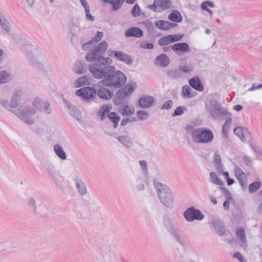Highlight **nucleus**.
Here are the masks:
<instances>
[{"label": "nucleus", "mask_w": 262, "mask_h": 262, "mask_svg": "<svg viewBox=\"0 0 262 262\" xmlns=\"http://www.w3.org/2000/svg\"><path fill=\"white\" fill-rule=\"evenodd\" d=\"M94 69L93 77L98 79H102L99 83L103 86L119 89L126 82V76L121 71L116 70L114 66Z\"/></svg>", "instance_id": "obj_1"}, {"label": "nucleus", "mask_w": 262, "mask_h": 262, "mask_svg": "<svg viewBox=\"0 0 262 262\" xmlns=\"http://www.w3.org/2000/svg\"><path fill=\"white\" fill-rule=\"evenodd\" d=\"M99 81L93 87L85 86L76 91L75 94L83 100L89 101L96 98V95L102 100H109L114 96V93L105 88Z\"/></svg>", "instance_id": "obj_2"}, {"label": "nucleus", "mask_w": 262, "mask_h": 262, "mask_svg": "<svg viewBox=\"0 0 262 262\" xmlns=\"http://www.w3.org/2000/svg\"><path fill=\"white\" fill-rule=\"evenodd\" d=\"M153 183L160 202L165 206L171 208L173 205V196L170 188L156 179L154 180Z\"/></svg>", "instance_id": "obj_3"}, {"label": "nucleus", "mask_w": 262, "mask_h": 262, "mask_svg": "<svg viewBox=\"0 0 262 262\" xmlns=\"http://www.w3.org/2000/svg\"><path fill=\"white\" fill-rule=\"evenodd\" d=\"M191 136L195 143H209L214 139L212 131L205 127H199L193 129L191 132Z\"/></svg>", "instance_id": "obj_4"}, {"label": "nucleus", "mask_w": 262, "mask_h": 262, "mask_svg": "<svg viewBox=\"0 0 262 262\" xmlns=\"http://www.w3.org/2000/svg\"><path fill=\"white\" fill-rule=\"evenodd\" d=\"M136 83L133 82L119 89L116 93L113 98V102L116 105H120L124 104V99L125 97L130 96L134 91L136 87Z\"/></svg>", "instance_id": "obj_5"}, {"label": "nucleus", "mask_w": 262, "mask_h": 262, "mask_svg": "<svg viewBox=\"0 0 262 262\" xmlns=\"http://www.w3.org/2000/svg\"><path fill=\"white\" fill-rule=\"evenodd\" d=\"M210 106V114L214 120H222L226 116H230L231 115L226 108L222 107L221 104L216 100L211 101Z\"/></svg>", "instance_id": "obj_6"}, {"label": "nucleus", "mask_w": 262, "mask_h": 262, "mask_svg": "<svg viewBox=\"0 0 262 262\" xmlns=\"http://www.w3.org/2000/svg\"><path fill=\"white\" fill-rule=\"evenodd\" d=\"M183 216L187 222H191L195 220L201 221L205 215L198 209L192 206L187 208L183 213Z\"/></svg>", "instance_id": "obj_7"}, {"label": "nucleus", "mask_w": 262, "mask_h": 262, "mask_svg": "<svg viewBox=\"0 0 262 262\" xmlns=\"http://www.w3.org/2000/svg\"><path fill=\"white\" fill-rule=\"evenodd\" d=\"M108 55L110 57L115 58L116 60L122 61L127 65H132L133 59L130 55H129L123 52L110 50L108 51Z\"/></svg>", "instance_id": "obj_8"}, {"label": "nucleus", "mask_w": 262, "mask_h": 262, "mask_svg": "<svg viewBox=\"0 0 262 262\" xmlns=\"http://www.w3.org/2000/svg\"><path fill=\"white\" fill-rule=\"evenodd\" d=\"M36 111L33 107L23 109L20 112L16 113L15 115L26 124L31 125L34 123V120L31 116L35 115Z\"/></svg>", "instance_id": "obj_9"}, {"label": "nucleus", "mask_w": 262, "mask_h": 262, "mask_svg": "<svg viewBox=\"0 0 262 262\" xmlns=\"http://www.w3.org/2000/svg\"><path fill=\"white\" fill-rule=\"evenodd\" d=\"M33 106L39 111H44L47 114H52V109L50 108V104L48 101H42L40 98H36L32 103Z\"/></svg>", "instance_id": "obj_10"}, {"label": "nucleus", "mask_w": 262, "mask_h": 262, "mask_svg": "<svg viewBox=\"0 0 262 262\" xmlns=\"http://www.w3.org/2000/svg\"><path fill=\"white\" fill-rule=\"evenodd\" d=\"M103 55L97 49H91L86 54L85 60L90 62L94 61L95 62L94 64H100L101 60H104Z\"/></svg>", "instance_id": "obj_11"}, {"label": "nucleus", "mask_w": 262, "mask_h": 262, "mask_svg": "<svg viewBox=\"0 0 262 262\" xmlns=\"http://www.w3.org/2000/svg\"><path fill=\"white\" fill-rule=\"evenodd\" d=\"M163 224L166 231L170 234L178 230V223L172 220L168 215H165L163 217Z\"/></svg>", "instance_id": "obj_12"}, {"label": "nucleus", "mask_w": 262, "mask_h": 262, "mask_svg": "<svg viewBox=\"0 0 262 262\" xmlns=\"http://www.w3.org/2000/svg\"><path fill=\"white\" fill-rule=\"evenodd\" d=\"M183 36V34H174L163 36L158 40V44L160 46H163L170 43L178 41L182 39Z\"/></svg>", "instance_id": "obj_13"}, {"label": "nucleus", "mask_w": 262, "mask_h": 262, "mask_svg": "<svg viewBox=\"0 0 262 262\" xmlns=\"http://www.w3.org/2000/svg\"><path fill=\"white\" fill-rule=\"evenodd\" d=\"M211 229L219 236H223L226 233V229L223 222L220 220H215L210 223Z\"/></svg>", "instance_id": "obj_14"}, {"label": "nucleus", "mask_w": 262, "mask_h": 262, "mask_svg": "<svg viewBox=\"0 0 262 262\" xmlns=\"http://www.w3.org/2000/svg\"><path fill=\"white\" fill-rule=\"evenodd\" d=\"M113 60L111 57L104 58V60H101L100 64H92L89 66V71L92 73V75H94V69H99L105 67H112L111 64L112 63Z\"/></svg>", "instance_id": "obj_15"}, {"label": "nucleus", "mask_w": 262, "mask_h": 262, "mask_svg": "<svg viewBox=\"0 0 262 262\" xmlns=\"http://www.w3.org/2000/svg\"><path fill=\"white\" fill-rule=\"evenodd\" d=\"M155 101V98L152 96H144L139 99V105L141 108H149L153 105Z\"/></svg>", "instance_id": "obj_16"}, {"label": "nucleus", "mask_w": 262, "mask_h": 262, "mask_svg": "<svg viewBox=\"0 0 262 262\" xmlns=\"http://www.w3.org/2000/svg\"><path fill=\"white\" fill-rule=\"evenodd\" d=\"M125 36L126 37L141 38L143 36V32L138 27H131L126 30L125 32Z\"/></svg>", "instance_id": "obj_17"}, {"label": "nucleus", "mask_w": 262, "mask_h": 262, "mask_svg": "<svg viewBox=\"0 0 262 262\" xmlns=\"http://www.w3.org/2000/svg\"><path fill=\"white\" fill-rule=\"evenodd\" d=\"M171 49L176 53H185L189 51V46L186 42H179L173 45Z\"/></svg>", "instance_id": "obj_18"}, {"label": "nucleus", "mask_w": 262, "mask_h": 262, "mask_svg": "<svg viewBox=\"0 0 262 262\" xmlns=\"http://www.w3.org/2000/svg\"><path fill=\"white\" fill-rule=\"evenodd\" d=\"M190 85L196 91L203 92L204 90V87L202 83L200 78L198 77H192L189 80Z\"/></svg>", "instance_id": "obj_19"}, {"label": "nucleus", "mask_w": 262, "mask_h": 262, "mask_svg": "<svg viewBox=\"0 0 262 262\" xmlns=\"http://www.w3.org/2000/svg\"><path fill=\"white\" fill-rule=\"evenodd\" d=\"M112 108V105L110 103H108L106 104H103L98 112L97 115L99 117H100L101 120H104L105 119L106 117L107 114L110 113V111Z\"/></svg>", "instance_id": "obj_20"}, {"label": "nucleus", "mask_w": 262, "mask_h": 262, "mask_svg": "<svg viewBox=\"0 0 262 262\" xmlns=\"http://www.w3.org/2000/svg\"><path fill=\"white\" fill-rule=\"evenodd\" d=\"M158 10L161 11L165 10L171 6L170 0H156Z\"/></svg>", "instance_id": "obj_21"}, {"label": "nucleus", "mask_w": 262, "mask_h": 262, "mask_svg": "<svg viewBox=\"0 0 262 262\" xmlns=\"http://www.w3.org/2000/svg\"><path fill=\"white\" fill-rule=\"evenodd\" d=\"M168 19L175 23H181L183 20L180 12L177 10H173V11L168 15Z\"/></svg>", "instance_id": "obj_22"}, {"label": "nucleus", "mask_w": 262, "mask_h": 262, "mask_svg": "<svg viewBox=\"0 0 262 262\" xmlns=\"http://www.w3.org/2000/svg\"><path fill=\"white\" fill-rule=\"evenodd\" d=\"M108 119L113 123L114 128L118 126L119 122L120 120V117L116 112H111L107 115Z\"/></svg>", "instance_id": "obj_23"}, {"label": "nucleus", "mask_w": 262, "mask_h": 262, "mask_svg": "<svg viewBox=\"0 0 262 262\" xmlns=\"http://www.w3.org/2000/svg\"><path fill=\"white\" fill-rule=\"evenodd\" d=\"M179 69L181 73L183 72L188 74L191 73L193 71V68L191 64H188L186 65V60L183 59L180 62V64L179 66Z\"/></svg>", "instance_id": "obj_24"}, {"label": "nucleus", "mask_w": 262, "mask_h": 262, "mask_svg": "<svg viewBox=\"0 0 262 262\" xmlns=\"http://www.w3.org/2000/svg\"><path fill=\"white\" fill-rule=\"evenodd\" d=\"M105 3H108L112 6V11H116L122 6L125 0H102Z\"/></svg>", "instance_id": "obj_25"}, {"label": "nucleus", "mask_w": 262, "mask_h": 262, "mask_svg": "<svg viewBox=\"0 0 262 262\" xmlns=\"http://www.w3.org/2000/svg\"><path fill=\"white\" fill-rule=\"evenodd\" d=\"M118 141L127 148H130L133 144L131 139L127 136H118Z\"/></svg>", "instance_id": "obj_26"}, {"label": "nucleus", "mask_w": 262, "mask_h": 262, "mask_svg": "<svg viewBox=\"0 0 262 262\" xmlns=\"http://www.w3.org/2000/svg\"><path fill=\"white\" fill-rule=\"evenodd\" d=\"M90 83V78L86 75L80 77L74 83L75 88H80L83 85H89Z\"/></svg>", "instance_id": "obj_27"}, {"label": "nucleus", "mask_w": 262, "mask_h": 262, "mask_svg": "<svg viewBox=\"0 0 262 262\" xmlns=\"http://www.w3.org/2000/svg\"><path fill=\"white\" fill-rule=\"evenodd\" d=\"M86 69V65L84 63L77 61L75 64L74 68V72L78 74H82L85 73Z\"/></svg>", "instance_id": "obj_28"}, {"label": "nucleus", "mask_w": 262, "mask_h": 262, "mask_svg": "<svg viewBox=\"0 0 262 262\" xmlns=\"http://www.w3.org/2000/svg\"><path fill=\"white\" fill-rule=\"evenodd\" d=\"M156 60L160 62V66L163 67H165L170 63L169 57L165 54H161L158 56Z\"/></svg>", "instance_id": "obj_29"}, {"label": "nucleus", "mask_w": 262, "mask_h": 262, "mask_svg": "<svg viewBox=\"0 0 262 262\" xmlns=\"http://www.w3.org/2000/svg\"><path fill=\"white\" fill-rule=\"evenodd\" d=\"M54 150L56 155L61 160H64L67 159V155L62 147L59 144H56L54 146Z\"/></svg>", "instance_id": "obj_30"}, {"label": "nucleus", "mask_w": 262, "mask_h": 262, "mask_svg": "<svg viewBox=\"0 0 262 262\" xmlns=\"http://www.w3.org/2000/svg\"><path fill=\"white\" fill-rule=\"evenodd\" d=\"M76 187L78 190V192L81 195H84L87 193V189L84 183L81 180L76 179Z\"/></svg>", "instance_id": "obj_31"}, {"label": "nucleus", "mask_w": 262, "mask_h": 262, "mask_svg": "<svg viewBox=\"0 0 262 262\" xmlns=\"http://www.w3.org/2000/svg\"><path fill=\"white\" fill-rule=\"evenodd\" d=\"M68 106L70 109V114L76 120H80L81 118V115L79 110L74 106H72L71 103L70 105H68Z\"/></svg>", "instance_id": "obj_32"}, {"label": "nucleus", "mask_w": 262, "mask_h": 262, "mask_svg": "<svg viewBox=\"0 0 262 262\" xmlns=\"http://www.w3.org/2000/svg\"><path fill=\"white\" fill-rule=\"evenodd\" d=\"M167 76L171 79H178L182 76V73L179 69L170 70L166 72Z\"/></svg>", "instance_id": "obj_33"}, {"label": "nucleus", "mask_w": 262, "mask_h": 262, "mask_svg": "<svg viewBox=\"0 0 262 262\" xmlns=\"http://www.w3.org/2000/svg\"><path fill=\"white\" fill-rule=\"evenodd\" d=\"M142 24L147 28V31L150 35H154L156 30L155 28L153 23L149 20L147 19L142 23Z\"/></svg>", "instance_id": "obj_34"}, {"label": "nucleus", "mask_w": 262, "mask_h": 262, "mask_svg": "<svg viewBox=\"0 0 262 262\" xmlns=\"http://www.w3.org/2000/svg\"><path fill=\"white\" fill-rule=\"evenodd\" d=\"M27 205L30 209L32 210L33 212L35 215L37 214V212L36 201L33 198L30 197L28 199Z\"/></svg>", "instance_id": "obj_35"}, {"label": "nucleus", "mask_w": 262, "mask_h": 262, "mask_svg": "<svg viewBox=\"0 0 262 262\" xmlns=\"http://www.w3.org/2000/svg\"><path fill=\"white\" fill-rule=\"evenodd\" d=\"M236 179L243 189L246 190L247 188L248 185V179L246 174H244V176H241V177H237Z\"/></svg>", "instance_id": "obj_36"}, {"label": "nucleus", "mask_w": 262, "mask_h": 262, "mask_svg": "<svg viewBox=\"0 0 262 262\" xmlns=\"http://www.w3.org/2000/svg\"><path fill=\"white\" fill-rule=\"evenodd\" d=\"M261 183L260 181H255L251 183L249 186V191L252 193L256 192L260 187Z\"/></svg>", "instance_id": "obj_37"}, {"label": "nucleus", "mask_w": 262, "mask_h": 262, "mask_svg": "<svg viewBox=\"0 0 262 262\" xmlns=\"http://www.w3.org/2000/svg\"><path fill=\"white\" fill-rule=\"evenodd\" d=\"M243 137L244 138H242L241 140L244 142L247 141L250 144V142H251V140L253 139V136L247 128L245 127L243 134Z\"/></svg>", "instance_id": "obj_38"}, {"label": "nucleus", "mask_w": 262, "mask_h": 262, "mask_svg": "<svg viewBox=\"0 0 262 262\" xmlns=\"http://www.w3.org/2000/svg\"><path fill=\"white\" fill-rule=\"evenodd\" d=\"M10 76L5 71L0 72V84L7 82L11 79Z\"/></svg>", "instance_id": "obj_39"}, {"label": "nucleus", "mask_w": 262, "mask_h": 262, "mask_svg": "<svg viewBox=\"0 0 262 262\" xmlns=\"http://www.w3.org/2000/svg\"><path fill=\"white\" fill-rule=\"evenodd\" d=\"M19 97L20 96L18 95L17 94H15L14 96H13L10 102L9 107L12 108H16L18 106V103L19 102Z\"/></svg>", "instance_id": "obj_40"}, {"label": "nucleus", "mask_w": 262, "mask_h": 262, "mask_svg": "<svg viewBox=\"0 0 262 262\" xmlns=\"http://www.w3.org/2000/svg\"><path fill=\"white\" fill-rule=\"evenodd\" d=\"M107 43L106 41L103 40L99 44L96 46L95 49H97V51H99L100 52V54H103L105 51L106 50L107 48Z\"/></svg>", "instance_id": "obj_41"}, {"label": "nucleus", "mask_w": 262, "mask_h": 262, "mask_svg": "<svg viewBox=\"0 0 262 262\" xmlns=\"http://www.w3.org/2000/svg\"><path fill=\"white\" fill-rule=\"evenodd\" d=\"M155 26L160 30H167V21L164 20H158L155 22Z\"/></svg>", "instance_id": "obj_42"}, {"label": "nucleus", "mask_w": 262, "mask_h": 262, "mask_svg": "<svg viewBox=\"0 0 262 262\" xmlns=\"http://www.w3.org/2000/svg\"><path fill=\"white\" fill-rule=\"evenodd\" d=\"M210 176L211 179V181L216 185L222 186L224 184L222 181L217 177L215 172H211L210 173Z\"/></svg>", "instance_id": "obj_43"}, {"label": "nucleus", "mask_w": 262, "mask_h": 262, "mask_svg": "<svg viewBox=\"0 0 262 262\" xmlns=\"http://www.w3.org/2000/svg\"><path fill=\"white\" fill-rule=\"evenodd\" d=\"M171 235L174 238V239L181 245L184 246L185 242L181 238L180 235L178 233V230L170 233Z\"/></svg>", "instance_id": "obj_44"}, {"label": "nucleus", "mask_w": 262, "mask_h": 262, "mask_svg": "<svg viewBox=\"0 0 262 262\" xmlns=\"http://www.w3.org/2000/svg\"><path fill=\"white\" fill-rule=\"evenodd\" d=\"M136 114L137 118L140 120H145L147 119L149 116L148 112L142 110L137 111Z\"/></svg>", "instance_id": "obj_45"}, {"label": "nucleus", "mask_w": 262, "mask_h": 262, "mask_svg": "<svg viewBox=\"0 0 262 262\" xmlns=\"http://www.w3.org/2000/svg\"><path fill=\"white\" fill-rule=\"evenodd\" d=\"M0 24L3 29L6 32H9L11 30V26L10 23L7 21V19L5 17H3V19L0 21Z\"/></svg>", "instance_id": "obj_46"}, {"label": "nucleus", "mask_w": 262, "mask_h": 262, "mask_svg": "<svg viewBox=\"0 0 262 262\" xmlns=\"http://www.w3.org/2000/svg\"><path fill=\"white\" fill-rule=\"evenodd\" d=\"M236 236L239 240L244 243L246 241L245 231L243 228H237L236 231Z\"/></svg>", "instance_id": "obj_47"}, {"label": "nucleus", "mask_w": 262, "mask_h": 262, "mask_svg": "<svg viewBox=\"0 0 262 262\" xmlns=\"http://www.w3.org/2000/svg\"><path fill=\"white\" fill-rule=\"evenodd\" d=\"M187 108L185 106H179L177 107L176 110L174 111L173 113L172 114V117L178 116L182 115L184 111H186Z\"/></svg>", "instance_id": "obj_48"}, {"label": "nucleus", "mask_w": 262, "mask_h": 262, "mask_svg": "<svg viewBox=\"0 0 262 262\" xmlns=\"http://www.w3.org/2000/svg\"><path fill=\"white\" fill-rule=\"evenodd\" d=\"M191 88L187 85H184L182 88V94L185 97L189 98L193 96L191 94Z\"/></svg>", "instance_id": "obj_49"}, {"label": "nucleus", "mask_w": 262, "mask_h": 262, "mask_svg": "<svg viewBox=\"0 0 262 262\" xmlns=\"http://www.w3.org/2000/svg\"><path fill=\"white\" fill-rule=\"evenodd\" d=\"M131 14L134 17H136L141 15L140 8L138 4H136L131 11Z\"/></svg>", "instance_id": "obj_50"}, {"label": "nucleus", "mask_w": 262, "mask_h": 262, "mask_svg": "<svg viewBox=\"0 0 262 262\" xmlns=\"http://www.w3.org/2000/svg\"><path fill=\"white\" fill-rule=\"evenodd\" d=\"M245 127H243L241 126L236 127L234 129V133L239 138L242 140L243 137V134Z\"/></svg>", "instance_id": "obj_51"}, {"label": "nucleus", "mask_w": 262, "mask_h": 262, "mask_svg": "<svg viewBox=\"0 0 262 262\" xmlns=\"http://www.w3.org/2000/svg\"><path fill=\"white\" fill-rule=\"evenodd\" d=\"M249 145L255 154L258 156H262V149L261 148L256 145L252 144L251 142H250Z\"/></svg>", "instance_id": "obj_52"}, {"label": "nucleus", "mask_w": 262, "mask_h": 262, "mask_svg": "<svg viewBox=\"0 0 262 262\" xmlns=\"http://www.w3.org/2000/svg\"><path fill=\"white\" fill-rule=\"evenodd\" d=\"M214 163L216 166V168L221 167V159L218 152L215 151L214 155Z\"/></svg>", "instance_id": "obj_53"}, {"label": "nucleus", "mask_w": 262, "mask_h": 262, "mask_svg": "<svg viewBox=\"0 0 262 262\" xmlns=\"http://www.w3.org/2000/svg\"><path fill=\"white\" fill-rule=\"evenodd\" d=\"M123 112L122 114L123 116H129L134 113V109H131L128 105H124L123 108Z\"/></svg>", "instance_id": "obj_54"}, {"label": "nucleus", "mask_w": 262, "mask_h": 262, "mask_svg": "<svg viewBox=\"0 0 262 262\" xmlns=\"http://www.w3.org/2000/svg\"><path fill=\"white\" fill-rule=\"evenodd\" d=\"M219 188L222 191V193L226 197V200H232V197L230 191L225 187H220Z\"/></svg>", "instance_id": "obj_55"}, {"label": "nucleus", "mask_w": 262, "mask_h": 262, "mask_svg": "<svg viewBox=\"0 0 262 262\" xmlns=\"http://www.w3.org/2000/svg\"><path fill=\"white\" fill-rule=\"evenodd\" d=\"M137 121L135 117H132L130 118H123L121 122V126H125L128 122H134Z\"/></svg>", "instance_id": "obj_56"}, {"label": "nucleus", "mask_w": 262, "mask_h": 262, "mask_svg": "<svg viewBox=\"0 0 262 262\" xmlns=\"http://www.w3.org/2000/svg\"><path fill=\"white\" fill-rule=\"evenodd\" d=\"M140 47L143 49H152L154 48V45L151 42L142 41L140 43Z\"/></svg>", "instance_id": "obj_57"}, {"label": "nucleus", "mask_w": 262, "mask_h": 262, "mask_svg": "<svg viewBox=\"0 0 262 262\" xmlns=\"http://www.w3.org/2000/svg\"><path fill=\"white\" fill-rule=\"evenodd\" d=\"M210 7L213 8L215 7L214 3L210 1H205L202 3L201 5V8H206V7Z\"/></svg>", "instance_id": "obj_58"}, {"label": "nucleus", "mask_w": 262, "mask_h": 262, "mask_svg": "<svg viewBox=\"0 0 262 262\" xmlns=\"http://www.w3.org/2000/svg\"><path fill=\"white\" fill-rule=\"evenodd\" d=\"M234 171L236 178L241 177V176L245 174L242 169L237 165H235L234 166Z\"/></svg>", "instance_id": "obj_59"}, {"label": "nucleus", "mask_w": 262, "mask_h": 262, "mask_svg": "<svg viewBox=\"0 0 262 262\" xmlns=\"http://www.w3.org/2000/svg\"><path fill=\"white\" fill-rule=\"evenodd\" d=\"M103 34L102 32L98 31L96 35L92 38L93 40L96 42L99 41L103 37Z\"/></svg>", "instance_id": "obj_60"}, {"label": "nucleus", "mask_w": 262, "mask_h": 262, "mask_svg": "<svg viewBox=\"0 0 262 262\" xmlns=\"http://www.w3.org/2000/svg\"><path fill=\"white\" fill-rule=\"evenodd\" d=\"M173 105V102L172 100H168L166 101L161 107L162 110H169L172 107Z\"/></svg>", "instance_id": "obj_61"}, {"label": "nucleus", "mask_w": 262, "mask_h": 262, "mask_svg": "<svg viewBox=\"0 0 262 262\" xmlns=\"http://www.w3.org/2000/svg\"><path fill=\"white\" fill-rule=\"evenodd\" d=\"M54 168L52 165L49 164L47 165V170L48 173L51 176L52 178H54Z\"/></svg>", "instance_id": "obj_62"}, {"label": "nucleus", "mask_w": 262, "mask_h": 262, "mask_svg": "<svg viewBox=\"0 0 262 262\" xmlns=\"http://www.w3.org/2000/svg\"><path fill=\"white\" fill-rule=\"evenodd\" d=\"M233 257L238 259L240 262H246L244 257L239 252H236L234 253Z\"/></svg>", "instance_id": "obj_63"}, {"label": "nucleus", "mask_w": 262, "mask_h": 262, "mask_svg": "<svg viewBox=\"0 0 262 262\" xmlns=\"http://www.w3.org/2000/svg\"><path fill=\"white\" fill-rule=\"evenodd\" d=\"M147 8L154 11V12H160V10H158L156 0L154 1V3L152 5H148L147 6Z\"/></svg>", "instance_id": "obj_64"}]
</instances>
